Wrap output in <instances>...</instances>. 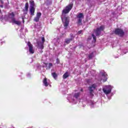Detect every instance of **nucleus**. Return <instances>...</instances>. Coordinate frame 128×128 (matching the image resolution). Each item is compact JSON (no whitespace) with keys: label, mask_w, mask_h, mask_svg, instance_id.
<instances>
[{"label":"nucleus","mask_w":128,"mask_h":128,"mask_svg":"<svg viewBox=\"0 0 128 128\" xmlns=\"http://www.w3.org/2000/svg\"><path fill=\"white\" fill-rule=\"evenodd\" d=\"M74 34H70V38L65 39V44H70V42H72V40H74Z\"/></svg>","instance_id":"obj_12"},{"label":"nucleus","mask_w":128,"mask_h":128,"mask_svg":"<svg viewBox=\"0 0 128 128\" xmlns=\"http://www.w3.org/2000/svg\"><path fill=\"white\" fill-rule=\"evenodd\" d=\"M80 92H75L72 95H69L67 97V100L69 102L76 104L80 100Z\"/></svg>","instance_id":"obj_2"},{"label":"nucleus","mask_w":128,"mask_h":128,"mask_svg":"<svg viewBox=\"0 0 128 128\" xmlns=\"http://www.w3.org/2000/svg\"><path fill=\"white\" fill-rule=\"evenodd\" d=\"M68 78V72H66L63 75V78L66 79V78Z\"/></svg>","instance_id":"obj_19"},{"label":"nucleus","mask_w":128,"mask_h":128,"mask_svg":"<svg viewBox=\"0 0 128 128\" xmlns=\"http://www.w3.org/2000/svg\"><path fill=\"white\" fill-rule=\"evenodd\" d=\"M34 7H30V12L31 16H34Z\"/></svg>","instance_id":"obj_15"},{"label":"nucleus","mask_w":128,"mask_h":128,"mask_svg":"<svg viewBox=\"0 0 128 128\" xmlns=\"http://www.w3.org/2000/svg\"><path fill=\"white\" fill-rule=\"evenodd\" d=\"M115 34H118V36H122L124 34V32L122 29H116L115 30Z\"/></svg>","instance_id":"obj_10"},{"label":"nucleus","mask_w":128,"mask_h":128,"mask_svg":"<svg viewBox=\"0 0 128 128\" xmlns=\"http://www.w3.org/2000/svg\"><path fill=\"white\" fill-rule=\"evenodd\" d=\"M30 8H34V2L32 0L30 1Z\"/></svg>","instance_id":"obj_17"},{"label":"nucleus","mask_w":128,"mask_h":128,"mask_svg":"<svg viewBox=\"0 0 128 128\" xmlns=\"http://www.w3.org/2000/svg\"><path fill=\"white\" fill-rule=\"evenodd\" d=\"M126 52H128V51H126V52L124 51L123 53H122V54H126Z\"/></svg>","instance_id":"obj_28"},{"label":"nucleus","mask_w":128,"mask_h":128,"mask_svg":"<svg viewBox=\"0 0 128 128\" xmlns=\"http://www.w3.org/2000/svg\"><path fill=\"white\" fill-rule=\"evenodd\" d=\"M47 70H50L51 68H52V64L50 63L47 66Z\"/></svg>","instance_id":"obj_20"},{"label":"nucleus","mask_w":128,"mask_h":128,"mask_svg":"<svg viewBox=\"0 0 128 128\" xmlns=\"http://www.w3.org/2000/svg\"><path fill=\"white\" fill-rule=\"evenodd\" d=\"M25 48L26 50L28 49V52L30 54H34V47L32 46V44H30V42H28L27 43V47Z\"/></svg>","instance_id":"obj_7"},{"label":"nucleus","mask_w":128,"mask_h":128,"mask_svg":"<svg viewBox=\"0 0 128 128\" xmlns=\"http://www.w3.org/2000/svg\"><path fill=\"white\" fill-rule=\"evenodd\" d=\"M108 74L104 71L101 70L100 73V76L98 78V80H102L104 82H106Z\"/></svg>","instance_id":"obj_5"},{"label":"nucleus","mask_w":128,"mask_h":128,"mask_svg":"<svg viewBox=\"0 0 128 128\" xmlns=\"http://www.w3.org/2000/svg\"><path fill=\"white\" fill-rule=\"evenodd\" d=\"M90 40V38H88V40Z\"/></svg>","instance_id":"obj_33"},{"label":"nucleus","mask_w":128,"mask_h":128,"mask_svg":"<svg viewBox=\"0 0 128 128\" xmlns=\"http://www.w3.org/2000/svg\"><path fill=\"white\" fill-rule=\"evenodd\" d=\"M38 48H40V50H43L44 43H42V42H40V44L38 43Z\"/></svg>","instance_id":"obj_16"},{"label":"nucleus","mask_w":128,"mask_h":128,"mask_svg":"<svg viewBox=\"0 0 128 128\" xmlns=\"http://www.w3.org/2000/svg\"><path fill=\"white\" fill-rule=\"evenodd\" d=\"M9 20L12 24H17L18 26H20V24H22L20 21L16 20V18H14V12L9 14Z\"/></svg>","instance_id":"obj_4"},{"label":"nucleus","mask_w":128,"mask_h":128,"mask_svg":"<svg viewBox=\"0 0 128 128\" xmlns=\"http://www.w3.org/2000/svg\"><path fill=\"white\" fill-rule=\"evenodd\" d=\"M104 26H102L94 31L95 34L98 36L102 34V32H104Z\"/></svg>","instance_id":"obj_8"},{"label":"nucleus","mask_w":128,"mask_h":128,"mask_svg":"<svg viewBox=\"0 0 128 128\" xmlns=\"http://www.w3.org/2000/svg\"><path fill=\"white\" fill-rule=\"evenodd\" d=\"M31 76H32V74H30V73H28L27 74L28 78H30Z\"/></svg>","instance_id":"obj_26"},{"label":"nucleus","mask_w":128,"mask_h":128,"mask_svg":"<svg viewBox=\"0 0 128 128\" xmlns=\"http://www.w3.org/2000/svg\"><path fill=\"white\" fill-rule=\"evenodd\" d=\"M22 38H24V34L22 35Z\"/></svg>","instance_id":"obj_30"},{"label":"nucleus","mask_w":128,"mask_h":128,"mask_svg":"<svg viewBox=\"0 0 128 128\" xmlns=\"http://www.w3.org/2000/svg\"><path fill=\"white\" fill-rule=\"evenodd\" d=\"M42 82L44 86H48L50 84V81L46 78H44L42 80Z\"/></svg>","instance_id":"obj_13"},{"label":"nucleus","mask_w":128,"mask_h":128,"mask_svg":"<svg viewBox=\"0 0 128 128\" xmlns=\"http://www.w3.org/2000/svg\"><path fill=\"white\" fill-rule=\"evenodd\" d=\"M0 12H1V11H0Z\"/></svg>","instance_id":"obj_36"},{"label":"nucleus","mask_w":128,"mask_h":128,"mask_svg":"<svg viewBox=\"0 0 128 128\" xmlns=\"http://www.w3.org/2000/svg\"><path fill=\"white\" fill-rule=\"evenodd\" d=\"M92 56H94V53L93 52H92L91 54H90L88 56V58H89L90 59L92 58Z\"/></svg>","instance_id":"obj_23"},{"label":"nucleus","mask_w":128,"mask_h":128,"mask_svg":"<svg viewBox=\"0 0 128 128\" xmlns=\"http://www.w3.org/2000/svg\"><path fill=\"white\" fill-rule=\"evenodd\" d=\"M72 6H74V4L70 3L66 6L62 11L61 18L65 28H66L68 26V24H70V18H68V16H66V14H68V12L72 10Z\"/></svg>","instance_id":"obj_1"},{"label":"nucleus","mask_w":128,"mask_h":128,"mask_svg":"<svg viewBox=\"0 0 128 128\" xmlns=\"http://www.w3.org/2000/svg\"><path fill=\"white\" fill-rule=\"evenodd\" d=\"M57 64H58L60 62V61L58 60V59L56 60Z\"/></svg>","instance_id":"obj_29"},{"label":"nucleus","mask_w":128,"mask_h":128,"mask_svg":"<svg viewBox=\"0 0 128 128\" xmlns=\"http://www.w3.org/2000/svg\"><path fill=\"white\" fill-rule=\"evenodd\" d=\"M40 16H42V13L40 12H37L36 16L34 18V22H40Z\"/></svg>","instance_id":"obj_11"},{"label":"nucleus","mask_w":128,"mask_h":128,"mask_svg":"<svg viewBox=\"0 0 128 128\" xmlns=\"http://www.w3.org/2000/svg\"><path fill=\"white\" fill-rule=\"evenodd\" d=\"M77 18H78V26L82 25V21L84 18V14L82 13H80L77 16Z\"/></svg>","instance_id":"obj_9"},{"label":"nucleus","mask_w":128,"mask_h":128,"mask_svg":"<svg viewBox=\"0 0 128 128\" xmlns=\"http://www.w3.org/2000/svg\"><path fill=\"white\" fill-rule=\"evenodd\" d=\"M94 72V71H93Z\"/></svg>","instance_id":"obj_35"},{"label":"nucleus","mask_w":128,"mask_h":128,"mask_svg":"<svg viewBox=\"0 0 128 128\" xmlns=\"http://www.w3.org/2000/svg\"><path fill=\"white\" fill-rule=\"evenodd\" d=\"M2 4H3L2 2H1Z\"/></svg>","instance_id":"obj_34"},{"label":"nucleus","mask_w":128,"mask_h":128,"mask_svg":"<svg viewBox=\"0 0 128 128\" xmlns=\"http://www.w3.org/2000/svg\"><path fill=\"white\" fill-rule=\"evenodd\" d=\"M42 42H44V37H42Z\"/></svg>","instance_id":"obj_27"},{"label":"nucleus","mask_w":128,"mask_h":128,"mask_svg":"<svg viewBox=\"0 0 128 128\" xmlns=\"http://www.w3.org/2000/svg\"><path fill=\"white\" fill-rule=\"evenodd\" d=\"M77 34H82V30H80L78 31Z\"/></svg>","instance_id":"obj_24"},{"label":"nucleus","mask_w":128,"mask_h":128,"mask_svg":"<svg viewBox=\"0 0 128 128\" xmlns=\"http://www.w3.org/2000/svg\"><path fill=\"white\" fill-rule=\"evenodd\" d=\"M92 36L93 38L94 42H96V36H94V34H92Z\"/></svg>","instance_id":"obj_22"},{"label":"nucleus","mask_w":128,"mask_h":128,"mask_svg":"<svg viewBox=\"0 0 128 128\" xmlns=\"http://www.w3.org/2000/svg\"><path fill=\"white\" fill-rule=\"evenodd\" d=\"M98 86V84H92L88 88V90L90 92L89 96L90 98H92L94 96V90Z\"/></svg>","instance_id":"obj_6"},{"label":"nucleus","mask_w":128,"mask_h":128,"mask_svg":"<svg viewBox=\"0 0 128 128\" xmlns=\"http://www.w3.org/2000/svg\"><path fill=\"white\" fill-rule=\"evenodd\" d=\"M88 104H90V106H91V108H93V106L94 104V102L92 101V100H90L89 102H88Z\"/></svg>","instance_id":"obj_21"},{"label":"nucleus","mask_w":128,"mask_h":128,"mask_svg":"<svg viewBox=\"0 0 128 128\" xmlns=\"http://www.w3.org/2000/svg\"><path fill=\"white\" fill-rule=\"evenodd\" d=\"M28 3L26 2L25 5V10H24V16L28 14Z\"/></svg>","instance_id":"obj_14"},{"label":"nucleus","mask_w":128,"mask_h":128,"mask_svg":"<svg viewBox=\"0 0 128 128\" xmlns=\"http://www.w3.org/2000/svg\"><path fill=\"white\" fill-rule=\"evenodd\" d=\"M52 78H54V80H56L58 78V74H56V72H52Z\"/></svg>","instance_id":"obj_18"},{"label":"nucleus","mask_w":128,"mask_h":128,"mask_svg":"<svg viewBox=\"0 0 128 128\" xmlns=\"http://www.w3.org/2000/svg\"><path fill=\"white\" fill-rule=\"evenodd\" d=\"M114 88V86L110 85L105 86L102 88V91L106 96L110 94L111 96H114L116 94V90L112 92V90Z\"/></svg>","instance_id":"obj_3"},{"label":"nucleus","mask_w":128,"mask_h":128,"mask_svg":"<svg viewBox=\"0 0 128 128\" xmlns=\"http://www.w3.org/2000/svg\"><path fill=\"white\" fill-rule=\"evenodd\" d=\"M0 6V8H3L2 5H1Z\"/></svg>","instance_id":"obj_32"},{"label":"nucleus","mask_w":128,"mask_h":128,"mask_svg":"<svg viewBox=\"0 0 128 128\" xmlns=\"http://www.w3.org/2000/svg\"><path fill=\"white\" fill-rule=\"evenodd\" d=\"M82 90H83V89H82V88H81V89H80V92H82Z\"/></svg>","instance_id":"obj_31"},{"label":"nucleus","mask_w":128,"mask_h":128,"mask_svg":"<svg viewBox=\"0 0 128 128\" xmlns=\"http://www.w3.org/2000/svg\"><path fill=\"white\" fill-rule=\"evenodd\" d=\"M26 18V16H22V22L23 24L24 22V19Z\"/></svg>","instance_id":"obj_25"}]
</instances>
